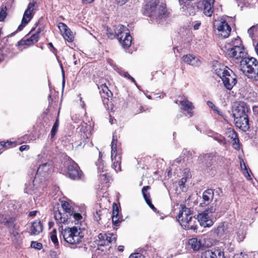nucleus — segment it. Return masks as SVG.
<instances>
[{
	"label": "nucleus",
	"mask_w": 258,
	"mask_h": 258,
	"mask_svg": "<svg viewBox=\"0 0 258 258\" xmlns=\"http://www.w3.org/2000/svg\"><path fill=\"white\" fill-rule=\"evenodd\" d=\"M68 174L69 177L74 180H78L82 178V172L80 170L77 164L74 163L68 167Z\"/></svg>",
	"instance_id": "obj_13"
},
{
	"label": "nucleus",
	"mask_w": 258,
	"mask_h": 258,
	"mask_svg": "<svg viewBox=\"0 0 258 258\" xmlns=\"http://www.w3.org/2000/svg\"><path fill=\"white\" fill-rule=\"evenodd\" d=\"M129 258H142V255L139 253H133Z\"/></svg>",
	"instance_id": "obj_53"
},
{
	"label": "nucleus",
	"mask_w": 258,
	"mask_h": 258,
	"mask_svg": "<svg viewBox=\"0 0 258 258\" xmlns=\"http://www.w3.org/2000/svg\"><path fill=\"white\" fill-rule=\"evenodd\" d=\"M38 212V211H31L29 213V216L30 217H34L36 213Z\"/></svg>",
	"instance_id": "obj_60"
},
{
	"label": "nucleus",
	"mask_w": 258,
	"mask_h": 258,
	"mask_svg": "<svg viewBox=\"0 0 258 258\" xmlns=\"http://www.w3.org/2000/svg\"><path fill=\"white\" fill-rule=\"evenodd\" d=\"M99 89H101L100 92H102L104 94L102 97H108L110 96V94L112 95L111 91H109L108 87L106 86L105 84L101 85Z\"/></svg>",
	"instance_id": "obj_30"
},
{
	"label": "nucleus",
	"mask_w": 258,
	"mask_h": 258,
	"mask_svg": "<svg viewBox=\"0 0 258 258\" xmlns=\"http://www.w3.org/2000/svg\"><path fill=\"white\" fill-rule=\"evenodd\" d=\"M36 2L30 3L28 4L27 9L25 10L23 16L31 20L32 18V12L34 10Z\"/></svg>",
	"instance_id": "obj_28"
},
{
	"label": "nucleus",
	"mask_w": 258,
	"mask_h": 258,
	"mask_svg": "<svg viewBox=\"0 0 258 258\" xmlns=\"http://www.w3.org/2000/svg\"><path fill=\"white\" fill-rule=\"evenodd\" d=\"M228 134L229 137H231V138L233 139V145L234 146V148L235 149H239L240 148L239 144V139L236 132L233 130H230L228 131Z\"/></svg>",
	"instance_id": "obj_25"
},
{
	"label": "nucleus",
	"mask_w": 258,
	"mask_h": 258,
	"mask_svg": "<svg viewBox=\"0 0 258 258\" xmlns=\"http://www.w3.org/2000/svg\"><path fill=\"white\" fill-rule=\"evenodd\" d=\"M61 207L62 212L59 209L54 212V218L58 225L67 223L69 219V215L73 214V209L69 203L61 201Z\"/></svg>",
	"instance_id": "obj_8"
},
{
	"label": "nucleus",
	"mask_w": 258,
	"mask_h": 258,
	"mask_svg": "<svg viewBox=\"0 0 258 258\" xmlns=\"http://www.w3.org/2000/svg\"><path fill=\"white\" fill-rule=\"evenodd\" d=\"M127 1L128 0H115L116 2L120 6L125 4Z\"/></svg>",
	"instance_id": "obj_57"
},
{
	"label": "nucleus",
	"mask_w": 258,
	"mask_h": 258,
	"mask_svg": "<svg viewBox=\"0 0 258 258\" xmlns=\"http://www.w3.org/2000/svg\"><path fill=\"white\" fill-rule=\"evenodd\" d=\"M117 142V136L115 135V133H114L113 135L112 140L111 142V157L113 158L114 155H115V154H117L116 153Z\"/></svg>",
	"instance_id": "obj_29"
},
{
	"label": "nucleus",
	"mask_w": 258,
	"mask_h": 258,
	"mask_svg": "<svg viewBox=\"0 0 258 258\" xmlns=\"http://www.w3.org/2000/svg\"><path fill=\"white\" fill-rule=\"evenodd\" d=\"M106 34L109 39H112L115 37V34L114 30L112 31L110 28H107Z\"/></svg>",
	"instance_id": "obj_42"
},
{
	"label": "nucleus",
	"mask_w": 258,
	"mask_h": 258,
	"mask_svg": "<svg viewBox=\"0 0 258 258\" xmlns=\"http://www.w3.org/2000/svg\"><path fill=\"white\" fill-rule=\"evenodd\" d=\"M255 29V27H250L249 29H248L247 30V33L249 35V36L251 37V38H252L253 37V35H254V30Z\"/></svg>",
	"instance_id": "obj_51"
},
{
	"label": "nucleus",
	"mask_w": 258,
	"mask_h": 258,
	"mask_svg": "<svg viewBox=\"0 0 258 258\" xmlns=\"http://www.w3.org/2000/svg\"><path fill=\"white\" fill-rule=\"evenodd\" d=\"M94 0H82L84 4H88L92 3Z\"/></svg>",
	"instance_id": "obj_62"
},
{
	"label": "nucleus",
	"mask_w": 258,
	"mask_h": 258,
	"mask_svg": "<svg viewBox=\"0 0 258 258\" xmlns=\"http://www.w3.org/2000/svg\"><path fill=\"white\" fill-rule=\"evenodd\" d=\"M231 46H232L230 48H234L236 47H243L241 44V41L240 38L237 36L234 40L231 41Z\"/></svg>",
	"instance_id": "obj_31"
},
{
	"label": "nucleus",
	"mask_w": 258,
	"mask_h": 258,
	"mask_svg": "<svg viewBox=\"0 0 258 258\" xmlns=\"http://www.w3.org/2000/svg\"><path fill=\"white\" fill-rule=\"evenodd\" d=\"M188 243L194 250H199L202 245L201 240L198 239L197 238L190 239Z\"/></svg>",
	"instance_id": "obj_26"
},
{
	"label": "nucleus",
	"mask_w": 258,
	"mask_h": 258,
	"mask_svg": "<svg viewBox=\"0 0 258 258\" xmlns=\"http://www.w3.org/2000/svg\"><path fill=\"white\" fill-rule=\"evenodd\" d=\"M180 208L176 218L181 225L186 229L196 230L198 222V219L191 216L193 212L192 209L186 208L184 205H180Z\"/></svg>",
	"instance_id": "obj_2"
},
{
	"label": "nucleus",
	"mask_w": 258,
	"mask_h": 258,
	"mask_svg": "<svg viewBox=\"0 0 258 258\" xmlns=\"http://www.w3.org/2000/svg\"><path fill=\"white\" fill-rule=\"evenodd\" d=\"M58 125H59V120H58V118L57 117L56 119V120H55L54 123L53 124V125L51 131V136L52 137H53L55 135L56 133L57 132V130H58Z\"/></svg>",
	"instance_id": "obj_36"
},
{
	"label": "nucleus",
	"mask_w": 258,
	"mask_h": 258,
	"mask_svg": "<svg viewBox=\"0 0 258 258\" xmlns=\"http://www.w3.org/2000/svg\"><path fill=\"white\" fill-rule=\"evenodd\" d=\"M112 220L114 225L117 226L121 221V219H120L119 216H112Z\"/></svg>",
	"instance_id": "obj_46"
},
{
	"label": "nucleus",
	"mask_w": 258,
	"mask_h": 258,
	"mask_svg": "<svg viewBox=\"0 0 258 258\" xmlns=\"http://www.w3.org/2000/svg\"><path fill=\"white\" fill-rule=\"evenodd\" d=\"M212 231L217 237H220L228 233V226L227 224L221 223L216 228L213 229Z\"/></svg>",
	"instance_id": "obj_15"
},
{
	"label": "nucleus",
	"mask_w": 258,
	"mask_h": 258,
	"mask_svg": "<svg viewBox=\"0 0 258 258\" xmlns=\"http://www.w3.org/2000/svg\"><path fill=\"white\" fill-rule=\"evenodd\" d=\"M207 104L210 108H212L218 114L221 116L222 115V112L219 110L218 107H216L213 102L210 101H207Z\"/></svg>",
	"instance_id": "obj_35"
},
{
	"label": "nucleus",
	"mask_w": 258,
	"mask_h": 258,
	"mask_svg": "<svg viewBox=\"0 0 258 258\" xmlns=\"http://www.w3.org/2000/svg\"><path fill=\"white\" fill-rule=\"evenodd\" d=\"M253 257V258H258V252H254Z\"/></svg>",
	"instance_id": "obj_64"
},
{
	"label": "nucleus",
	"mask_w": 258,
	"mask_h": 258,
	"mask_svg": "<svg viewBox=\"0 0 258 258\" xmlns=\"http://www.w3.org/2000/svg\"><path fill=\"white\" fill-rule=\"evenodd\" d=\"M180 104L181 106V109L187 111L190 116H191L193 114L192 110L194 108L192 102L184 98L180 102Z\"/></svg>",
	"instance_id": "obj_20"
},
{
	"label": "nucleus",
	"mask_w": 258,
	"mask_h": 258,
	"mask_svg": "<svg viewBox=\"0 0 258 258\" xmlns=\"http://www.w3.org/2000/svg\"><path fill=\"white\" fill-rule=\"evenodd\" d=\"M59 229L61 228V235L66 242L70 244H76L80 243L84 237L80 228L74 226L72 228H62V224H59Z\"/></svg>",
	"instance_id": "obj_6"
},
{
	"label": "nucleus",
	"mask_w": 258,
	"mask_h": 258,
	"mask_svg": "<svg viewBox=\"0 0 258 258\" xmlns=\"http://www.w3.org/2000/svg\"><path fill=\"white\" fill-rule=\"evenodd\" d=\"M97 166V169L99 172H103L105 170V166L102 161L101 160H99L96 164Z\"/></svg>",
	"instance_id": "obj_40"
},
{
	"label": "nucleus",
	"mask_w": 258,
	"mask_h": 258,
	"mask_svg": "<svg viewBox=\"0 0 258 258\" xmlns=\"http://www.w3.org/2000/svg\"><path fill=\"white\" fill-rule=\"evenodd\" d=\"M5 225L9 228L10 231H12L14 229H17V227H18L12 219L7 221L5 222Z\"/></svg>",
	"instance_id": "obj_34"
},
{
	"label": "nucleus",
	"mask_w": 258,
	"mask_h": 258,
	"mask_svg": "<svg viewBox=\"0 0 258 258\" xmlns=\"http://www.w3.org/2000/svg\"><path fill=\"white\" fill-rule=\"evenodd\" d=\"M43 230V226L39 220H36L31 223V235H38Z\"/></svg>",
	"instance_id": "obj_19"
},
{
	"label": "nucleus",
	"mask_w": 258,
	"mask_h": 258,
	"mask_svg": "<svg viewBox=\"0 0 258 258\" xmlns=\"http://www.w3.org/2000/svg\"><path fill=\"white\" fill-rule=\"evenodd\" d=\"M51 168V164L50 163L45 162L44 163H42L38 167L36 172V175H41L43 177H45L48 174Z\"/></svg>",
	"instance_id": "obj_16"
},
{
	"label": "nucleus",
	"mask_w": 258,
	"mask_h": 258,
	"mask_svg": "<svg viewBox=\"0 0 258 258\" xmlns=\"http://www.w3.org/2000/svg\"><path fill=\"white\" fill-rule=\"evenodd\" d=\"M67 30L68 31H66V32H64L62 34L66 40L68 41L72 42L73 41L74 39L73 33L69 28H68Z\"/></svg>",
	"instance_id": "obj_32"
},
{
	"label": "nucleus",
	"mask_w": 258,
	"mask_h": 258,
	"mask_svg": "<svg viewBox=\"0 0 258 258\" xmlns=\"http://www.w3.org/2000/svg\"><path fill=\"white\" fill-rule=\"evenodd\" d=\"M111 158L113 164L112 168L116 171H119L121 170L120 163H121V156L119 155L115 154L114 155L113 158Z\"/></svg>",
	"instance_id": "obj_23"
},
{
	"label": "nucleus",
	"mask_w": 258,
	"mask_h": 258,
	"mask_svg": "<svg viewBox=\"0 0 258 258\" xmlns=\"http://www.w3.org/2000/svg\"><path fill=\"white\" fill-rule=\"evenodd\" d=\"M40 31H37V32L32 34L31 37L25 40V44L30 45L32 44L36 43L39 38Z\"/></svg>",
	"instance_id": "obj_27"
},
{
	"label": "nucleus",
	"mask_w": 258,
	"mask_h": 258,
	"mask_svg": "<svg viewBox=\"0 0 258 258\" xmlns=\"http://www.w3.org/2000/svg\"><path fill=\"white\" fill-rule=\"evenodd\" d=\"M159 0H150L145 6V15L156 19H162L167 16V10L164 4L159 5Z\"/></svg>",
	"instance_id": "obj_4"
},
{
	"label": "nucleus",
	"mask_w": 258,
	"mask_h": 258,
	"mask_svg": "<svg viewBox=\"0 0 258 258\" xmlns=\"http://www.w3.org/2000/svg\"><path fill=\"white\" fill-rule=\"evenodd\" d=\"M31 246L35 249H40L42 247V245L41 243L32 241L31 242Z\"/></svg>",
	"instance_id": "obj_43"
},
{
	"label": "nucleus",
	"mask_w": 258,
	"mask_h": 258,
	"mask_svg": "<svg viewBox=\"0 0 258 258\" xmlns=\"http://www.w3.org/2000/svg\"><path fill=\"white\" fill-rule=\"evenodd\" d=\"M213 70L214 73L222 80L224 86L227 89L231 90L236 84V76L227 67L216 63L213 66Z\"/></svg>",
	"instance_id": "obj_1"
},
{
	"label": "nucleus",
	"mask_w": 258,
	"mask_h": 258,
	"mask_svg": "<svg viewBox=\"0 0 258 258\" xmlns=\"http://www.w3.org/2000/svg\"><path fill=\"white\" fill-rule=\"evenodd\" d=\"M12 144V142L10 141H7L6 142L4 141L0 142V147H1V149L4 148H8L11 146Z\"/></svg>",
	"instance_id": "obj_45"
},
{
	"label": "nucleus",
	"mask_w": 258,
	"mask_h": 258,
	"mask_svg": "<svg viewBox=\"0 0 258 258\" xmlns=\"http://www.w3.org/2000/svg\"><path fill=\"white\" fill-rule=\"evenodd\" d=\"M50 256L51 258H57L56 252L54 251H50Z\"/></svg>",
	"instance_id": "obj_59"
},
{
	"label": "nucleus",
	"mask_w": 258,
	"mask_h": 258,
	"mask_svg": "<svg viewBox=\"0 0 258 258\" xmlns=\"http://www.w3.org/2000/svg\"><path fill=\"white\" fill-rule=\"evenodd\" d=\"M201 22L200 21H197L195 22V23L194 24V28L195 30H198L200 28V26H201Z\"/></svg>",
	"instance_id": "obj_54"
},
{
	"label": "nucleus",
	"mask_w": 258,
	"mask_h": 258,
	"mask_svg": "<svg viewBox=\"0 0 258 258\" xmlns=\"http://www.w3.org/2000/svg\"><path fill=\"white\" fill-rule=\"evenodd\" d=\"M99 177L100 180L103 181V182H107L108 181V179L106 173L100 174L99 175Z\"/></svg>",
	"instance_id": "obj_48"
},
{
	"label": "nucleus",
	"mask_w": 258,
	"mask_h": 258,
	"mask_svg": "<svg viewBox=\"0 0 258 258\" xmlns=\"http://www.w3.org/2000/svg\"><path fill=\"white\" fill-rule=\"evenodd\" d=\"M26 187L25 189V192L32 194L34 191V185L31 183H29L28 184H26Z\"/></svg>",
	"instance_id": "obj_39"
},
{
	"label": "nucleus",
	"mask_w": 258,
	"mask_h": 258,
	"mask_svg": "<svg viewBox=\"0 0 258 258\" xmlns=\"http://www.w3.org/2000/svg\"><path fill=\"white\" fill-rule=\"evenodd\" d=\"M50 237L55 246L58 245V241L56 236V230L53 229L50 233Z\"/></svg>",
	"instance_id": "obj_33"
},
{
	"label": "nucleus",
	"mask_w": 258,
	"mask_h": 258,
	"mask_svg": "<svg viewBox=\"0 0 258 258\" xmlns=\"http://www.w3.org/2000/svg\"><path fill=\"white\" fill-rule=\"evenodd\" d=\"M149 189H150V186H145L142 188V192L144 197V198L148 206L154 211H156V209L154 206V205L152 204L151 201L150 200V194L149 192H148V190Z\"/></svg>",
	"instance_id": "obj_21"
},
{
	"label": "nucleus",
	"mask_w": 258,
	"mask_h": 258,
	"mask_svg": "<svg viewBox=\"0 0 258 258\" xmlns=\"http://www.w3.org/2000/svg\"><path fill=\"white\" fill-rule=\"evenodd\" d=\"M113 212L112 216H118V210L116 204L114 203L113 205Z\"/></svg>",
	"instance_id": "obj_47"
},
{
	"label": "nucleus",
	"mask_w": 258,
	"mask_h": 258,
	"mask_svg": "<svg viewBox=\"0 0 258 258\" xmlns=\"http://www.w3.org/2000/svg\"><path fill=\"white\" fill-rule=\"evenodd\" d=\"M7 16V8L1 7L0 8V21H3L4 20L5 18Z\"/></svg>",
	"instance_id": "obj_38"
},
{
	"label": "nucleus",
	"mask_w": 258,
	"mask_h": 258,
	"mask_svg": "<svg viewBox=\"0 0 258 258\" xmlns=\"http://www.w3.org/2000/svg\"><path fill=\"white\" fill-rule=\"evenodd\" d=\"M61 72H62V86L63 87L65 84V79H64V72L62 67V64L60 65Z\"/></svg>",
	"instance_id": "obj_55"
},
{
	"label": "nucleus",
	"mask_w": 258,
	"mask_h": 258,
	"mask_svg": "<svg viewBox=\"0 0 258 258\" xmlns=\"http://www.w3.org/2000/svg\"><path fill=\"white\" fill-rule=\"evenodd\" d=\"M247 112V107L243 105H239L233 111L236 126L244 132L249 128Z\"/></svg>",
	"instance_id": "obj_5"
},
{
	"label": "nucleus",
	"mask_w": 258,
	"mask_h": 258,
	"mask_svg": "<svg viewBox=\"0 0 258 258\" xmlns=\"http://www.w3.org/2000/svg\"><path fill=\"white\" fill-rule=\"evenodd\" d=\"M72 216L73 218L77 221H79L81 220L82 218V215L80 213H75L73 211V214L71 215H69V218Z\"/></svg>",
	"instance_id": "obj_44"
},
{
	"label": "nucleus",
	"mask_w": 258,
	"mask_h": 258,
	"mask_svg": "<svg viewBox=\"0 0 258 258\" xmlns=\"http://www.w3.org/2000/svg\"><path fill=\"white\" fill-rule=\"evenodd\" d=\"M240 70L248 78L258 80V61L254 57H245L240 60Z\"/></svg>",
	"instance_id": "obj_3"
},
{
	"label": "nucleus",
	"mask_w": 258,
	"mask_h": 258,
	"mask_svg": "<svg viewBox=\"0 0 258 258\" xmlns=\"http://www.w3.org/2000/svg\"><path fill=\"white\" fill-rule=\"evenodd\" d=\"M215 0H205L203 14L207 17H211L214 12L213 5Z\"/></svg>",
	"instance_id": "obj_18"
},
{
	"label": "nucleus",
	"mask_w": 258,
	"mask_h": 258,
	"mask_svg": "<svg viewBox=\"0 0 258 258\" xmlns=\"http://www.w3.org/2000/svg\"><path fill=\"white\" fill-rule=\"evenodd\" d=\"M216 26L219 35L224 38H227L229 36L231 28L225 21H220L216 24Z\"/></svg>",
	"instance_id": "obj_12"
},
{
	"label": "nucleus",
	"mask_w": 258,
	"mask_h": 258,
	"mask_svg": "<svg viewBox=\"0 0 258 258\" xmlns=\"http://www.w3.org/2000/svg\"><path fill=\"white\" fill-rule=\"evenodd\" d=\"M94 219L97 221H99V220H100L101 219L100 216H101V211H96L95 214H94Z\"/></svg>",
	"instance_id": "obj_50"
},
{
	"label": "nucleus",
	"mask_w": 258,
	"mask_h": 258,
	"mask_svg": "<svg viewBox=\"0 0 258 258\" xmlns=\"http://www.w3.org/2000/svg\"><path fill=\"white\" fill-rule=\"evenodd\" d=\"M202 198L203 201L209 204L213 199L214 191L212 189H207L203 192Z\"/></svg>",
	"instance_id": "obj_24"
},
{
	"label": "nucleus",
	"mask_w": 258,
	"mask_h": 258,
	"mask_svg": "<svg viewBox=\"0 0 258 258\" xmlns=\"http://www.w3.org/2000/svg\"><path fill=\"white\" fill-rule=\"evenodd\" d=\"M246 54L244 47L228 48L226 51L227 56L236 60L237 62H239L240 60L246 57Z\"/></svg>",
	"instance_id": "obj_10"
},
{
	"label": "nucleus",
	"mask_w": 258,
	"mask_h": 258,
	"mask_svg": "<svg viewBox=\"0 0 258 258\" xmlns=\"http://www.w3.org/2000/svg\"><path fill=\"white\" fill-rule=\"evenodd\" d=\"M123 248H124V246H122V245H119L118 247V251H123Z\"/></svg>",
	"instance_id": "obj_63"
},
{
	"label": "nucleus",
	"mask_w": 258,
	"mask_h": 258,
	"mask_svg": "<svg viewBox=\"0 0 258 258\" xmlns=\"http://www.w3.org/2000/svg\"><path fill=\"white\" fill-rule=\"evenodd\" d=\"M186 180H187L186 177H182L181 179H180L178 181L179 186L184 187V184L186 181Z\"/></svg>",
	"instance_id": "obj_49"
},
{
	"label": "nucleus",
	"mask_w": 258,
	"mask_h": 258,
	"mask_svg": "<svg viewBox=\"0 0 258 258\" xmlns=\"http://www.w3.org/2000/svg\"><path fill=\"white\" fill-rule=\"evenodd\" d=\"M215 207V205L213 206V205L210 208L198 215V222L202 226L206 227L213 225V222L209 214L213 213L216 211V209Z\"/></svg>",
	"instance_id": "obj_9"
},
{
	"label": "nucleus",
	"mask_w": 258,
	"mask_h": 258,
	"mask_svg": "<svg viewBox=\"0 0 258 258\" xmlns=\"http://www.w3.org/2000/svg\"><path fill=\"white\" fill-rule=\"evenodd\" d=\"M10 232L14 237H17L19 236V232L18 229V227H17V229H14L12 231H10Z\"/></svg>",
	"instance_id": "obj_52"
},
{
	"label": "nucleus",
	"mask_w": 258,
	"mask_h": 258,
	"mask_svg": "<svg viewBox=\"0 0 258 258\" xmlns=\"http://www.w3.org/2000/svg\"><path fill=\"white\" fill-rule=\"evenodd\" d=\"M247 230V226L246 225H240V227L237 229L236 232V239L238 242L243 241L244 239Z\"/></svg>",
	"instance_id": "obj_22"
},
{
	"label": "nucleus",
	"mask_w": 258,
	"mask_h": 258,
	"mask_svg": "<svg viewBox=\"0 0 258 258\" xmlns=\"http://www.w3.org/2000/svg\"><path fill=\"white\" fill-rule=\"evenodd\" d=\"M127 1L128 0H115L116 2L120 6L125 4Z\"/></svg>",
	"instance_id": "obj_58"
},
{
	"label": "nucleus",
	"mask_w": 258,
	"mask_h": 258,
	"mask_svg": "<svg viewBox=\"0 0 258 258\" xmlns=\"http://www.w3.org/2000/svg\"><path fill=\"white\" fill-rule=\"evenodd\" d=\"M182 60L185 63L194 67H199L201 64L200 59L190 54L183 55Z\"/></svg>",
	"instance_id": "obj_17"
},
{
	"label": "nucleus",
	"mask_w": 258,
	"mask_h": 258,
	"mask_svg": "<svg viewBox=\"0 0 258 258\" xmlns=\"http://www.w3.org/2000/svg\"><path fill=\"white\" fill-rule=\"evenodd\" d=\"M29 148V147L28 145H22V146H20L19 150H20V151L22 152L23 151L28 150Z\"/></svg>",
	"instance_id": "obj_56"
},
{
	"label": "nucleus",
	"mask_w": 258,
	"mask_h": 258,
	"mask_svg": "<svg viewBox=\"0 0 258 258\" xmlns=\"http://www.w3.org/2000/svg\"><path fill=\"white\" fill-rule=\"evenodd\" d=\"M30 18L28 19L23 16L21 24L19 26L18 30L21 31L26 26V24L30 21Z\"/></svg>",
	"instance_id": "obj_37"
},
{
	"label": "nucleus",
	"mask_w": 258,
	"mask_h": 258,
	"mask_svg": "<svg viewBox=\"0 0 258 258\" xmlns=\"http://www.w3.org/2000/svg\"><path fill=\"white\" fill-rule=\"evenodd\" d=\"M58 27L62 34L68 31L67 29L69 28L67 25L62 22L58 23Z\"/></svg>",
	"instance_id": "obj_41"
},
{
	"label": "nucleus",
	"mask_w": 258,
	"mask_h": 258,
	"mask_svg": "<svg viewBox=\"0 0 258 258\" xmlns=\"http://www.w3.org/2000/svg\"><path fill=\"white\" fill-rule=\"evenodd\" d=\"M202 258H224L223 252L219 248L212 249L205 251Z\"/></svg>",
	"instance_id": "obj_14"
},
{
	"label": "nucleus",
	"mask_w": 258,
	"mask_h": 258,
	"mask_svg": "<svg viewBox=\"0 0 258 258\" xmlns=\"http://www.w3.org/2000/svg\"><path fill=\"white\" fill-rule=\"evenodd\" d=\"M98 239L97 240L98 245L100 246H105L108 245L112 242L116 240V236L112 233H100L98 235Z\"/></svg>",
	"instance_id": "obj_11"
},
{
	"label": "nucleus",
	"mask_w": 258,
	"mask_h": 258,
	"mask_svg": "<svg viewBox=\"0 0 258 258\" xmlns=\"http://www.w3.org/2000/svg\"><path fill=\"white\" fill-rule=\"evenodd\" d=\"M114 31L115 37L117 38L123 48H128L132 44V37L130 34L128 30L122 25L115 26Z\"/></svg>",
	"instance_id": "obj_7"
},
{
	"label": "nucleus",
	"mask_w": 258,
	"mask_h": 258,
	"mask_svg": "<svg viewBox=\"0 0 258 258\" xmlns=\"http://www.w3.org/2000/svg\"><path fill=\"white\" fill-rule=\"evenodd\" d=\"M123 76L127 78L128 79H130L131 76L130 75V74L127 72H123Z\"/></svg>",
	"instance_id": "obj_61"
}]
</instances>
